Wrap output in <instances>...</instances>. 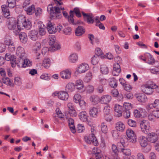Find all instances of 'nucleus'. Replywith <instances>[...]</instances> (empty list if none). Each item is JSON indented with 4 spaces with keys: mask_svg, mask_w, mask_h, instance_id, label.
<instances>
[{
    "mask_svg": "<svg viewBox=\"0 0 159 159\" xmlns=\"http://www.w3.org/2000/svg\"><path fill=\"white\" fill-rule=\"evenodd\" d=\"M31 23L30 21L27 22L26 19L23 15L18 16L17 21V29L15 31V33L16 35L18 34L20 32L21 29H23V27L26 29L29 30L31 28Z\"/></svg>",
    "mask_w": 159,
    "mask_h": 159,
    "instance_id": "1",
    "label": "nucleus"
},
{
    "mask_svg": "<svg viewBox=\"0 0 159 159\" xmlns=\"http://www.w3.org/2000/svg\"><path fill=\"white\" fill-rule=\"evenodd\" d=\"M157 86L152 81H148L142 86V90L147 94H151L153 92V89L157 88Z\"/></svg>",
    "mask_w": 159,
    "mask_h": 159,
    "instance_id": "2",
    "label": "nucleus"
},
{
    "mask_svg": "<svg viewBox=\"0 0 159 159\" xmlns=\"http://www.w3.org/2000/svg\"><path fill=\"white\" fill-rule=\"evenodd\" d=\"M64 9V7L60 8L57 6L53 7L51 4L49 5L47 7V11L51 15L52 14H53L54 15L57 17L56 14L61 13V11L63 10Z\"/></svg>",
    "mask_w": 159,
    "mask_h": 159,
    "instance_id": "3",
    "label": "nucleus"
},
{
    "mask_svg": "<svg viewBox=\"0 0 159 159\" xmlns=\"http://www.w3.org/2000/svg\"><path fill=\"white\" fill-rule=\"evenodd\" d=\"M91 132L92 134L91 135L86 136L84 137V141L87 143L91 144V143H92L94 146H97L98 144V141L96 138L94 134H93V131H92Z\"/></svg>",
    "mask_w": 159,
    "mask_h": 159,
    "instance_id": "4",
    "label": "nucleus"
},
{
    "mask_svg": "<svg viewBox=\"0 0 159 159\" xmlns=\"http://www.w3.org/2000/svg\"><path fill=\"white\" fill-rule=\"evenodd\" d=\"M126 134L127 137L128 141L133 143H135L136 142V135L132 130H127Z\"/></svg>",
    "mask_w": 159,
    "mask_h": 159,
    "instance_id": "5",
    "label": "nucleus"
},
{
    "mask_svg": "<svg viewBox=\"0 0 159 159\" xmlns=\"http://www.w3.org/2000/svg\"><path fill=\"white\" fill-rule=\"evenodd\" d=\"M112 155L109 157H107L105 159H120L118 156L119 152L117 147L114 144H112L111 147Z\"/></svg>",
    "mask_w": 159,
    "mask_h": 159,
    "instance_id": "6",
    "label": "nucleus"
},
{
    "mask_svg": "<svg viewBox=\"0 0 159 159\" xmlns=\"http://www.w3.org/2000/svg\"><path fill=\"white\" fill-rule=\"evenodd\" d=\"M52 95L54 96H57L59 99L64 101L67 100L69 97L67 92L64 91L55 92L52 94Z\"/></svg>",
    "mask_w": 159,
    "mask_h": 159,
    "instance_id": "7",
    "label": "nucleus"
},
{
    "mask_svg": "<svg viewBox=\"0 0 159 159\" xmlns=\"http://www.w3.org/2000/svg\"><path fill=\"white\" fill-rule=\"evenodd\" d=\"M71 70L69 69L64 70L60 72V76L64 79H69L71 76Z\"/></svg>",
    "mask_w": 159,
    "mask_h": 159,
    "instance_id": "8",
    "label": "nucleus"
},
{
    "mask_svg": "<svg viewBox=\"0 0 159 159\" xmlns=\"http://www.w3.org/2000/svg\"><path fill=\"white\" fill-rule=\"evenodd\" d=\"M89 68V66L87 64L83 63L79 66L76 71L79 73H82L86 72Z\"/></svg>",
    "mask_w": 159,
    "mask_h": 159,
    "instance_id": "9",
    "label": "nucleus"
},
{
    "mask_svg": "<svg viewBox=\"0 0 159 159\" xmlns=\"http://www.w3.org/2000/svg\"><path fill=\"white\" fill-rule=\"evenodd\" d=\"M7 24L8 28L10 30H14V31L17 29L16 28V21L15 18L12 17L10 18L8 21Z\"/></svg>",
    "mask_w": 159,
    "mask_h": 159,
    "instance_id": "10",
    "label": "nucleus"
},
{
    "mask_svg": "<svg viewBox=\"0 0 159 159\" xmlns=\"http://www.w3.org/2000/svg\"><path fill=\"white\" fill-rule=\"evenodd\" d=\"M158 137L157 134L154 132L149 133L148 135V139L151 143H155L158 140Z\"/></svg>",
    "mask_w": 159,
    "mask_h": 159,
    "instance_id": "11",
    "label": "nucleus"
},
{
    "mask_svg": "<svg viewBox=\"0 0 159 159\" xmlns=\"http://www.w3.org/2000/svg\"><path fill=\"white\" fill-rule=\"evenodd\" d=\"M114 110L115 112V114L116 116L120 117L122 116V113L124 110L123 107L116 104L115 106Z\"/></svg>",
    "mask_w": 159,
    "mask_h": 159,
    "instance_id": "12",
    "label": "nucleus"
},
{
    "mask_svg": "<svg viewBox=\"0 0 159 159\" xmlns=\"http://www.w3.org/2000/svg\"><path fill=\"white\" fill-rule=\"evenodd\" d=\"M140 145L142 147H147L148 144V141L145 137L141 136L139 137L138 139Z\"/></svg>",
    "mask_w": 159,
    "mask_h": 159,
    "instance_id": "13",
    "label": "nucleus"
},
{
    "mask_svg": "<svg viewBox=\"0 0 159 159\" xmlns=\"http://www.w3.org/2000/svg\"><path fill=\"white\" fill-rule=\"evenodd\" d=\"M82 14L84 17V20L89 24H93L94 22V19H93V16L92 14H87L83 12Z\"/></svg>",
    "mask_w": 159,
    "mask_h": 159,
    "instance_id": "14",
    "label": "nucleus"
},
{
    "mask_svg": "<svg viewBox=\"0 0 159 159\" xmlns=\"http://www.w3.org/2000/svg\"><path fill=\"white\" fill-rule=\"evenodd\" d=\"M16 55L17 57L22 58L25 57V53L24 48L21 47H18L16 51Z\"/></svg>",
    "mask_w": 159,
    "mask_h": 159,
    "instance_id": "15",
    "label": "nucleus"
},
{
    "mask_svg": "<svg viewBox=\"0 0 159 159\" xmlns=\"http://www.w3.org/2000/svg\"><path fill=\"white\" fill-rule=\"evenodd\" d=\"M47 29L50 34L55 33L57 32V29L52 25L51 21H49L47 24Z\"/></svg>",
    "mask_w": 159,
    "mask_h": 159,
    "instance_id": "16",
    "label": "nucleus"
},
{
    "mask_svg": "<svg viewBox=\"0 0 159 159\" xmlns=\"http://www.w3.org/2000/svg\"><path fill=\"white\" fill-rule=\"evenodd\" d=\"M135 96L139 102H144L147 100V98L144 93L136 94Z\"/></svg>",
    "mask_w": 159,
    "mask_h": 159,
    "instance_id": "17",
    "label": "nucleus"
},
{
    "mask_svg": "<svg viewBox=\"0 0 159 159\" xmlns=\"http://www.w3.org/2000/svg\"><path fill=\"white\" fill-rule=\"evenodd\" d=\"M121 71L120 66L118 63H115L113 66L112 73L114 75H118Z\"/></svg>",
    "mask_w": 159,
    "mask_h": 159,
    "instance_id": "18",
    "label": "nucleus"
},
{
    "mask_svg": "<svg viewBox=\"0 0 159 159\" xmlns=\"http://www.w3.org/2000/svg\"><path fill=\"white\" fill-rule=\"evenodd\" d=\"M28 36L31 40L35 41L38 39V32L35 30H31L30 31Z\"/></svg>",
    "mask_w": 159,
    "mask_h": 159,
    "instance_id": "19",
    "label": "nucleus"
},
{
    "mask_svg": "<svg viewBox=\"0 0 159 159\" xmlns=\"http://www.w3.org/2000/svg\"><path fill=\"white\" fill-rule=\"evenodd\" d=\"M78 116L80 120L83 122H85L88 120V116L87 113L85 111L80 112Z\"/></svg>",
    "mask_w": 159,
    "mask_h": 159,
    "instance_id": "20",
    "label": "nucleus"
},
{
    "mask_svg": "<svg viewBox=\"0 0 159 159\" xmlns=\"http://www.w3.org/2000/svg\"><path fill=\"white\" fill-rule=\"evenodd\" d=\"M1 8L4 16L5 18H9L10 14L9 10L7 5H2Z\"/></svg>",
    "mask_w": 159,
    "mask_h": 159,
    "instance_id": "21",
    "label": "nucleus"
},
{
    "mask_svg": "<svg viewBox=\"0 0 159 159\" xmlns=\"http://www.w3.org/2000/svg\"><path fill=\"white\" fill-rule=\"evenodd\" d=\"M111 100V97L109 95H104L102 96L100 98V102L102 104H107Z\"/></svg>",
    "mask_w": 159,
    "mask_h": 159,
    "instance_id": "22",
    "label": "nucleus"
},
{
    "mask_svg": "<svg viewBox=\"0 0 159 159\" xmlns=\"http://www.w3.org/2000/svg\"><path fill=\"white\" fill-rule=\"evenodd\" d=\"M140 126L141 129H149L151 128L149 123L145 120H143L141 122Z\"/></svg>",
    "mask_w": 159,
    "mask_h": 159,
    "instance_id": "23",
    "label": "nucleus"
},
{
    "mask_svg": "<svg viewBox=\"0 0 159 159\" xmlns=\"http://www.w3.org/2000/svg\"><path fill=\"white\" fill-rule=\"evenodd\" d=\"M38 27L39 29V34L41 35H44L46 33L45 27L41 22H39L38 24Z\"/></svg>",
    "mask_w": 159,
    "mask_h": 159,
    "instance_id": "24",
    "label": "nucleus"
},
{
    "mask_svg": "<svg viewBox=\"0 0 159 159\" xmlns=\"http://www.w3.org/2000/svg\"><path fill=\"white\" fill-rule=\"evenodd\" d=\"M89 113L91 116L96 117L98 114V109L94 107L90 108L89 109Z\"/></svg>",
    "mask_w": 159,
    "mask_h": 159,
    "instance_id": "25",
    "label": "nucleus"
},
{
    "mask_svg": "<svg viewBox=\"0 0 159 159\" xmlns=\"http://www.w3.org/2000/svg\"><path fill=\"white\" fill-rule=\"evenodd\" d=\"M75 32L76 36H80L84 33L85 29L83 27L79 26L76 28Z\"/></svg>",
    "mask_w": 159,
    "mask_h": 159,
    "instance_id": "26",
    "label": "nucleus"
},
{
    "mask_svg": "<svg viewBox=\"0 0 159 159\" xmlns=\"http://www.w3.org/2000/svg\"><path fill=\"white\" fill-rule=\"evenodd\" d=\"M78 55L76 53H72L69 56V61L72 63H75L78 60Z\"/></svg>",
    "mask_w": 159,
    "mask_h": 159,
    "instance_id": "27",
    "label": "nucleus"
},
{
    "mask_svg": "<svg viewBox=\"0 0 159 159\" xmlns=\"http://www.w3.org/2000/svg\"><path fill=\"white\" fill-rule=\"evenodd\" d=\"M75 88L79 90L82 89L84 87L83 81L81 80H78L76 81L75 84Z\"/></svg>",
    "mask_w": 159,
    "mask_h": 159,
    "instance_id": "28",
    "label": "nucleus"
},
{
    "mask_svg": "<svg viewBox=\"0 0 159 159\" xmlns=\"http://www.w3.org/2000/svg\"><path fill=\"white\" fill-rule=\"evenodd\" d=\"M41 46L40 43L38 41L34 43L33 46V50L34 52H40Z\"/></svg>",
    "mask_w": 159,
    "mask_h": 159,
    "instance_id": "29",
    "label": "nucleus"
},
{
    "mask_svg": "<svg viewBox=\"0 0 159 159\" xmlns=\"http://www.w3.org/2000/svg\"><path fill=\"white\" fill-rule=\"evenodd\" d=\"M146 54L147 55H146V54H144V56L149 57V59L148 61L147 62V63L150 65H153L155 63V60L153 57V56L149 53H146Z\"/></svg>",
    "mask_w": 159,
    "mask_h": 159,
    "instance_id": "30",
    "label": "nucleus"
},
{
    "mask_svg": "<svg viewBox=\"0 0 159 159\" xmlns=\"http://www.w3.org/2000/svg\"><path fill=\"white\" fill-rule=\"evenodd\" d=\"M66 90L69 92L74 91L75 89V85L74 84L72 83H68L66 87Z\"/></svg>",
    "mask_w": 159,
    "mask_h": 159,
    "instance_id": "31",
    "label": "nucleus"
},
{
    "mask_svg": "<svg viewBox=\"0 0 159 159\" xmlns=\"http://www.w3.org/2000/svg\"><path fill=\"white\" fill-rule=\"evenodd\" d=\"M100 98L97 96H92L90 98V100L93 104H96L100 102Z\"/></svg>",
    "mask_w": 159,
    "mask_h": 159,
    "instance_id": "32",
    "label": "nucleus"
},
{
    "mask_svg": "<svg viewBox=\"0 0 159 159\" xmlns=\"http://www.w3.org/2000/svg\"><path fill=\"white\" fill-rule=\"evenodd\" d=\"M120 152L122 153L124 155L126 156H129L131 154L130 149L128 148H121L120 150Z\"/></svg>",
    "mask_w": 159,
    "mask_h": 159,
    "instance_id": "33",
    "label": "nucleus"
},
{
    "mask_svg": "<svg viewBox=\"0 0 159 159\" xmlns=\"http://www.w3.org/2000/svg\"><path fill=\"white\" fill-rule=\"evenodd\" d=\"M26 13L28 15H30L32 14V11L35 9V7L34 5H32L29 7H25L24 8Z\"/></svg>",
    "mask_w": 159,
    "mask_h": 159,
    "instance_id": "34",
    "label": "nucleus"
},
{
    "mask_svg": "<svg viewBox=\"0 0 159 159\" xmlns=\"http://www.w3.org/2000/svg\"><path fill=\"white\" fill-rule=\"evenodd\" d=\"M50 60L48 58H46L43 60L42 65L45 68L48 69L50 66Z\"/></svg>",
    "mask_w": 159,
    "mask_h": 159,
    "instance_id": "35",
    "label": "nucleus"
},
{
    "mask_svg": "<svg viewBox=\"0 0 159 159\" xmlns=\"http://www.w3.org/2000/svg\"><path fill=\"white\" fill-rule=\"evenodd\" d=\"M109 84L111 87L116 88L117 86V80L114 78H110L109 79Z\"/></svg>",
    "mask_w": 159,
    "mask_h": 159,
    "instance_id": "36",
    "label": "nucleus"
},
{
    "mask_svg": "<svg viewBox=\"0 0 159 159\" xmlns=\"http://www.w3.org/2000/svg\"><path fill=\"white\" fill-rule=\"evenodd\" d=\"M27 34L25 33H23L19 35V38L21 42L24 43H26L27 41Z\"/></svg>",
    "mask_w": 159,
    "mask_h": 159,
    "instance_id": "37",
    "label": "nucleus"
},
{
    "mask_svg": "<svg viewBox=\"0 0 159 159\" xmlns=\"http://www.w3.org/2000/svg\"><path fill=\"white\" fill-rule=\"evenodd\" d=\"M100 70L102 73L104 74H107L109 72V70L108 67L105 65H101Z\"/></svg>",
    "mask_w": 159,
    "mask_h": 159,
    "instance_id": "38",
    "label": "nucleus"
},
{
    "mask_svg": "<svg viewBox=\"0 0 159 159\" xmlns=\"http://www.w3.org/2000/svg\"><path fill=\"white\" fill-rule=\"evenodd\" d=\"M68 125L70 129H75L74 125V121L71 118H69L68 120Z\"/></svg>",
    "mask_w": 159,
    "mask_h": 159,
    "instance_id": "39",
    "label": "nucleus"
},
{
    "mask_svg": "<svg viewBox=\"0 0 159 159\" xmlns=\"http://www.w3.org/2000/svg\"><path fill=\"white\" fill-rule=\"evenodd\" d=\"M100 58L98 55H94L91 58V63L93 65H96L99 62Z\"/></svg>",
    "mask_w": 159,
    "mask_h": 159,
    "instance_id": "40",
    "label": "nucleus"
},
{
    "mask_svg": "<svg viewBox=\"0 0 159 159\" xmlns=\"http://www.w3.org/2000/svg\"><path fill=\"white\" fill-rule=\"evenodd\" d=\"M139 110H136L134 111V116L137 118H139L142 116L141 113L143 111V109L142 108L139 109Z\"/></svg>",
    "mask_w": 159,
    "mask_h": 159,
    "instance_id": "41",
    "label": "nucleus"
},
{
    "mask_svg": "<svg viewBox=\"0 0 159 159\" xmlns=\"http://www.w3.org/2000/svg\"><path fill=\"white\" fill-rule=\"evenodd\" d=\"M18 62L16 63L17 66L19 67H25V66H24L25 61H24V57L22 58H18Z\"/></svg>",
    "mask_w": 159,
    "mask_h": 159,
    "instance_id": "42",
    "label": "nucleus"
},
{
    "mask_svg": "<svg viewBox=\"0 0 159 159\" xmlns=\"http://www.w3.org/2000/svg\"><path fill=\"white\" fill-rule=\"evenodd\" d=\"M70 15L68 16V19L69 22L73 25H74L75 23H74L73 17L74 16L73 11H70Z\"/></svg>",
    "mask_w": 159,
    "mask_h": 159,
    "instance_id": "43",
    "label": "nucleus"
},
{
    "mask_svg": "<svg viewBox=\"0 0 159 159\" xmlns=\"http://www.w3.org/2000/svg\"><path fill=\"white\" fill-rule=\"evenodd\" d=\"M92 78V72H88L85 77L84 78V81L86 82H88L91 80Z\"/></svg>",
    "mask_w": 159,
    "mask_h": 159,
    "instance_id": "44",
    "label": "nucleus"
},
{
    "mask_svg": "<svg viewBox=\"0 0 159 159\" xmlns=\"http://www.w3.org/2000/svg\"><path fill=\"white\" fill-rule=\"evenodd\" d=\"M115 127L116 129H125V124L121 122L117 123Z\"/></svg>",
    "mask_w": 159,
    "mask_h": 159,
    "instance_id": "45",
    "label": "nucleus"
},
{
    "mask_svg": "<svg viewBox=\"0 0 159 159\" xmlns=\"http://www.w3.org/2000/svg\"><path fill=\"white\" fill-rule=\"evenodd\" d=\"M18 1L16 0H7L8 7L10 8H14L16 5V1Z\"/></svg>",
    "mask_w": 159,
    "mask_h": 159,
    "instance_id": "46",
    "label": "nucleus"
},
{
    "mask_svg": "<svg viewBox=\"0 0 159 159\" xmlns=\"http://www.w3.org/2000/svg\"><path fill=\"white\" fill-rule=\"evenodd\" d=\"M3 82L8 85H11L12 82L9 78L4 77L2 79Z\"/></svg>",
    "mask_w": 159,
    "mask_h": 159,
    "instance_id": "47",
    "label": "nucleus"
},
{
    "mask_svg": "<svg viewBox=\"0 0 159 159\" xmlns=\"http://www.w3.org/2000/svg\"><path fill=\"white\" fill-rule=\"evenodd\" d=\"M81 97L79 94H76L74 96L73 101L75 103H78L81 100Z\"/></svg>",
    "mask_w": 159,
    "mask_h": 159,
    "instance_id": "48",
    "label": "nucleus"
},
{
    "mask_svg": "<svg viewBox=\"0 0 159 159\" xmlns=\"http://www.w3.org/2000/svg\"><path fill=\"white\" fill-rule=\"evenodd\" d=\"M101 153V150L98 148L94 147L93 149L92 153L93 157Z\"/></svg>",
    "mask_w": 159,
    "mask_h": 159,
    "instance_id": "49",
    "label": "nucleus"
},
{
    "mask_svg": "<svg viewBox=\"0 0 159 159\" xmlns=\"http://www.w3.org/2000/svg\"><path fill=\"white\" fill-rule=\"evenodd\" d=\"M51 47L52 48V49L54 51L58 50L61 48L59 43L57 41L54 43L53 45H51Z\"/></svg>",
    "mask_w": 159,
    "mask_h": 159,
    "instance_id": "50",
    "label": "nucleus"
},
{
    "mask_svg": "<svg viewBox=\"0 0 159 159\" xmlns=\"http://www.w3.org/2000/svg\"><path fill=\"white\" fill-rule=\"evenodd\" d=\"M56 40V38L54 36H52L49 37L48 39V43L49 45L50 46L53 45V44L57 42Z\"/></svg>",
    "mask_w": 159,
    "mask_h": 159,
    "instance_id": "51",
    "label": "nucleus"
},
{
    "mask_svg": "<svg viewBox=\"0 0 159 159\" xmlns=\"http://www.w3.org/2000/svg\"><path fill=\"white\" fill-rule=\"evenodd\" d=\"M123 109L125 110H129L132 108L131 103L126 102L124 104Z\"/></svg>",
    "mask_w": 159,
    "mask_h": 159,
    "instance_id": "52",
    "label": "nucleus"
},
{
    "mask_svg": "<svg viewBox=\"0 0 159 159\" xmlns=\"http://www.w3.org/2000/svg\"><path fill=\"white\" fill-rule=\"evenodd\" d=\"M123 116L125 118H128L130 116V113L129 110H123L122 112Z\"/></svg>",
    "mask_w": 159,
    "mask_h": 159,
    "instance_id": "53",
    "label": "nucleus"
},
{
    "mask_svg": "<svg viewBox=\"0 0 159 159\" xmlns=\"http://www.w3.org/2000/svg\"><path fill=\"white\" fill-rule=\"evenodd\" d=\"M63 32L66 35L70 34H71V29L70 27H67L63 29Z\"/></svg>",
    "mask_w": 159,
    "mask_h": 159,
    "instance_id": "54",
    "label": "nucleus"
},
{
    "mask_svg": "<svg viewBox=\"0 0 159 159\" xmlns=\"http://www.w3.org/2000/svg\"><path fill=\"white\" fill-rule=\"evenodd\" d=\"M14 83L16 85L20 86L22 84L21 79L19 77L15 78L14 79Z\"/></svg>",
    "mask_w": 159,
    "mask_h": 159,
    "instance_id": "55",
    "label": "nucleus"
},
{
    "mask_svg": "<svg viewBox=\"0 0 159 159\" xmlns=\"http://www.w3.org/2000/svg\"><path fill=\"white\" fill-rule=\"evenodd\" d=\"M110 107L109 106H106L104 107L103 109V112L104 115L110 114Z\"/></svg>",
    "mask_w": 159,
    "mask_h": 159,
    "instance_id": "56",
    "label": "nucleus"
},
{
    "mask_svg": "<svg viewBox=\"0 0 159 159\" xmlns=\"http://www.w3.org/2000/svg\"><path fill=\"white\" fill-rule=\"evenodd\" d=\"M35 11V13L37 16H40L42 14V10L39 7H38L34 10Z\"/></svg>",
    "mask_w": 159,
    "mask_h": 159,
    "instance_id": "57",
    "label": "nucleus"
},
{
    "mask_svg": "<svg viewBox=\"0 0 159 159\" xmlns=\"http://www.w3.org/2000/svg\"><path fill=\"white\" fill-rule=\"evenodd\" d=\"M8 49L9 51L11 52H13L15 51V47L13 43L8 45Z\"/></svg>",
    "mask_w": 159,
    "mask_h": 159,
    "instance_id": "58",
    "label": "nucleus"
},
{
    "mask_svg": "<svg viewBox=\"0 0 159 159\" xmlns=\"http://www.w3.org/2000/svg\"><path fill=\"white\" fill-rule=\"evenodd\" d=\"M128 124L130 126L135 127L136 125V122L132 120L129 119L128 121Z\"/></svg>",
    "mask_w": 159,
    "mask_h": 159,
    "instance_id": "59",
    "label": "nucleus"
},
{
    "mask_svg": "<svg viewBox=\"0 0 159 159\" xmlns=\"http://www.w3.org/2000/svg\"><path fill=\"white\" fill-rule=\"evenodd\" d=\"M4 42L7 45L12 43L11 42L10 37L9 36H7L6 37Z\"/></svg>",
    "mask_w": 159,
    "mask_h": 159,
    "instance_id": "60",
    "label": "nucleus"
},
{
    "mask_svg": "<svg viewBox=\"0 0 159 159\" xmlns=\"http://www.w3.org/2000/svg\"><path fill=\"white\" fill-rule=\"evenodd\" d=\"M112 133L113 137L115 139H117L119 136V130H113L112 131Z\"/></svg>",
    "mask_w": 159,
    "mask_h": 159,
    "instance_id": "61",
    "label": "nucleus"
},
{
    "mask_svg": "<svg viewBox=\"0 0 159 159\" xmlns=\"http://www.w3.org/2000/svg\"><path fill=\"white\" fill-rule=\"evenodd\" d=\"M69 113L71 116L73 117H75L77 115V112L74 109L69 111Z\"/></svg>",
    "mask_w": 159,
    "mask_h": 159,
    "instance_id": "62",
    "label": "nucleus"
},
{
    "mask_svg": "<svg viewBox=\"0 0 159 159\" xmlns=\"http://www.w3.org/2000/svg\"><path fill=\"white\" fill-rule=\"evenodd\" d=\"M98 127L99 128H101V129H105L108 128L106 123L104 122H102L100 125H99Z\"/></svg>",
    "mask_w": 159,
    "mask_h": 159,
    "instance_id": "63",
    "label": "nucleus"
},
{
    "mask_svg": "<svg viewBox=\"0 0 159 159\" xmlns=\"http://www.w3.org/2000/svg\"><path fill=\"white\" fill-rule=\"evenodd\" d=\"M107 84V81L106 79L104 78H100V79L99 84L103 86Z\"/></svg>",
    "mask_w": 159,
    "mask_h": 159,
    "instance_id": "64",
    "label": "nucleus"
}]
</instances>
